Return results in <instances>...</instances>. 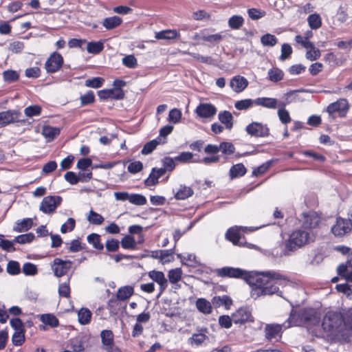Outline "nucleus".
Instances as JSON below:
<instances>
[{"mask_svg": "<svg viewBox=\"0 0 352 352\" xmlns=\"http://www.w3.org/2000/svg\"><path fill=\"white\" fill-rule=\"evenodd\" d=\"M166 173L165 168H153L149 176L145 179L144 184L147 186H155L158 183V179Z\"/></svg>", "mask_w": 352, "mask_h": 352, "instance_id": "nucleus-22", "label": "nucleus"}, {"mask_svg": "<svg viewBox=\"0 0 352 352\" xmlns=\"http://www.w3.org/2000/svg\"><path fill=\"white\" fill-rule=\"evenodd\" d=\"M248 14L251 19L258 20L265 15V12L256 8H250L248 10Z\"/></svg>", "mask_w": 352, "mask_h": 352, "instance_id": "nucleus-64", "label": "nucleus"}, {"mask_svg": "<svg viewBox=\"0 0 352 352\" xmlns=\"http://www.w3.org/2000/svg\"><path fill=\"white\" fill-rule=\"evenodd\" d=\"M98 97L100 100L107 99L121 100L124 97V93L122 89H102L98 91Z\"/></svg>", "mask_w": 352, "mask_h": 352, "instance_id": "nucleus-18", "label": "nucleus"}, {"mask_svg": "<svg viewBox=\"0 0 352 352\" xmlns=\"http://www.w3.org/2000/svg\"><path fill=\"white\" fill-rule=\"evenodd\" d=\"M104 45L102 41H91L87 45V50L90 54H96L102 51Z\"/></svg>", "mask_w": 352, "mask_h": 352, "instance_id": "nucleus-43", "label": "nucleus"}, {"mask_svg": "<svg viewBox=\"0 0 352 352\" xmlns=\"http://www.w3.org/2000/svg\"><path fill=\"white\" fill-rule=\"evenodd\" d=\"M246 173V168L245 166L239 163L233 165L229 171L230 177L231 179L237 178L243 176Z\"/></svg>", "mask_w": 352, "mask_h": 352, "instance_id": "nucleus-32", "label": "nucleus"}, {"mask_svg": "<svg viewBox=\"0 0 352 352\" xmlns=\"http://www.w3.org/2000/svg\"><path fill=\"white\" fill-rule=\"evenodd\" d=\"M180 37V34L176 30H165L156 32L155 38L157 39L172 40Z\"/></svg>", "mask_w": 352, "mask_h": 352, "instance_id": "nucleus-25", "label": "nucleus"}, {"mask_svg": "<svg viewBox=\"0 0 352 352\" xmlns=\"http://www.w3.org/2000/svg\"><path fill=\"white\" fill-rule=\"evenodd\" d=\"M208 329L206 328H201L197 329V333H194L190 338H188V342L191 346H200L208 337L206 335Z\"/></svg>", "mask_w": 352, "mask_h": 352, "instance_id": "nucleus-19", "label": "nucleus"}, {"mask_svg": "<svg viewBox=\"0 0 352 352\" xmlns=\"http://www.w3.org/2000/svg\"><path fill=\"white\" fill-rule=\"evenodd\" d=\"M104 82V79L101 77H94L85 80V85L87 87L99 88L101 87Z\"/></svg>", "mask_w": 352, "mask_h": 352, "instance_id": "nucleus-49", "label": "nucleus"}, {"mask_svg": "<svg viewBox=\"0 0 352 352\" xmlns=\"http://www.w3.org/2000/svg\"><path fill=\"white\" fill-rule=\"evenodd\" d=\"M134 292L133 287L132 286L126 285L121 287L117 292L116 297L120 300H125L129 298Z\"/></svg>", "mask_w": 352, "mask_h": 352, "instance_id": "nucleus-30", "label": "nucleus"}, {"mask_svg": "<svg viewBox=\"0 0 352 352\" xmlns=\"http://www.w3.org/2000/svg\"><path fill=\"white\" fill-rule=\"evenodd\" d=\"M174 249L160 250V261L164 264L173 261Z\"/></svg>", "mask_w": 352, "mask_h": 352, "instance_id": "nucleus-56", "label": "nucleus"}, {"mask_svg": "<svg viewBox=\"0 0 352 352\" xmlns=\"http://www.w3.org/2000/svg\"><path fill=\"white\" fill-rule=\"evenodd\" d=\"M41 111L42 108L38 104L28 106L24 109V113L28 118L38 116Z\"/></svg>", "mask_w": 352, "mask_h": 352, "instance_id": "nucleus-46", "label": "nucleus"}, {"mask_svg": "<svg viewBox=\"0 0 352 352\" xmlns=\"http://www.w3.org/2000/svg\"><path fill=\"white\" fill-rule=\"evenodd\" d=\"M254 104L267 109H274L278 107V100L273 98L261 97L256 98Z\"/></svg>", "mask_w": 352, "mask_h": 352, "instance_id": "nucleus-23", "label": "nucleus"}, {"mask_svg": "<svg viewBox=\"0 0 352 352\" xmlns=\"http://www.w3.org/2000/svg\"><path fill=\"white\" fill-rule=\"evenodd\" d=\"M39 320L45 325L52 328L59 325L58 319L52 314H43L38 316Z\"/></svg>", "mask_w": 352, "mask_h": 352, "instance_id": "nucleus-26", "label": "nucleus"}, {"mask_svg": "<svg viewBox=\"0 0 352 352\" xmlns=\"http://www.w3.org/2000/svg\"><path fill=\"white\" fill-rule=\"evenodd\" d=\"M92 314L87 308H81L78 311V320L80 324L85 325L90 322Z\"/></svg>", "mask_w": 352, "mask_h": 352, "instance_id": "nucleus-34", "label": "nucleus"}, {"mask_svg": "<svg viewBox=\"0 0 352 352\" xmlns=\"http://www.w3.org/2000/svg\"><path fill=\"white\" fill-rule=\"evenodd\" d=\"M63 64V56L57 52H53L47 59L45 68L47 73H55L60 69Z\"/></svg>", "mask_w": 352, "mask_h": 352, "instance_id": "nucleus-12", "label": "nucleus"}, {"mask_svg": "<svg viewBox=\"0 0 352 352\" xmlns=\"http://www.w3.org/2000/svg\"><path fill=\"white\" fill-rule=\"evenodd\" d=\"M34 239V234L32 232H29L16 236L14 239V241L20 244H25L32 242Z\"/></svg>", "mask_w": 352, "mask_h": 352, "instance_id": "nucleus-53", "label": "nucleus"}, {"mask_svg": "<svg viewBox=\"0 0 352 352\" xmlns=\"http://www.w3.org/2000/svg\"><path fill=\"white\" fill-rule=\"evenodd\" d=\"M307 22L312 30H317L322 25L321 18L316 13L310 14L307 18Z\"/></svg>", "mask_w": 352, "mask_h": 352, "instance_id": "nucleus-44", "label": "nucleus"}, {"mask_svg": "<svg viewBox=\"0 0 352 352\" xmlns=\"http://www.w3.org/2000/svg\"><path fill=\"white\" fill-rule=\"evenodd\" d=\"M160 144H162L160 142V138H157L156 139L148 142L144 145L141 151L142 154L148 155L151 153L155 150L156 146Z\"/></svg>", "mask_w": 352, "mask_h": 352, "instance_id": "nucleus-37", "label": "nucleus"}, {"mask_svg": "<svg viewBox=\"0 0 352 352\" xmlns=\"http://www.w3.org/2000/svg\"><path fill=\"white\" fill-rule=\"evenodd\" d=\"M194 193L193 190L185 185H180L179 189L175 194V198L177 200H184L191 197Z\"/></svg>", "mask_w": 352, "mask_h": 352, "instance_id": "nucleus-27", "label": "nucleus"}, {"mask_svg": "<svg viewBox=\"0 0 352 352\" xmlns=\"http://www.w3.org/2000/svg\"><path fill=\"white\" fill-rule=\"evenodd\" d=\"M60 133V129L57 127L45 126L42 130V134L46 138L54 140Z\"/></svg>", "mask_w": 352, "mask_h": 352, "instance_id": "nucleus-38", "label": "nucleus"}, {"mask_svg": "<svg viewBox=\"0 0 352 352\" xmlns=\"http://www.w3.org/2000/svg\"><path fill=\"white\" fill-rule=\"evenodd\" d=\"M220 122L224 124L226 129L230 130L233 126V116L228 111H220L218 114Z\"/></svg>", "mask_w": 352, "mask_h": 352, "instance_id": "nucleus-24", "label": "nucleus"}, {"mask_svg": "<svg viewBox=\"0 0 352 352\" xmlns=\"http://www.w3.org/2000/svg\"><path fill=\"white\" fill-rule=\"evenodd\" d=\"M129 201L136 206H143L146 204V199L140 194H130Z\"/></svg>", "mask_w": 352, "mask_h": 352, "instance_id": "nucleus-52", "label": "nucleus"}, {"mask_svg": "<svg viewBox=\"0 0 352 352\" xmlns=\"http://www.w3.org/2000/svg\"><path fill=\"white\" fill-rule=\"evenodd\" d=\"M175 157H165L162 160L163 165L162 168H165V171H172L175 168Z\"/></svg>", "mask_w": 352, "mask_h": 352, "instance_id": "nucleus-60", "label": "nucleus"}, {"mask_svg": "<svg viewBox=\"0 0 352 352\" xmlns=\"http://www.w3.org/2000/svg\"><path fill=\"white\" fill-rule=\"evenodd\" d=\"M285 329L289 328L293 326H302V322L299 318V313L292 311L290 316L287 321L283 324Z\"/></svg>", "mask_w": 352, "mask_h": 352, "instance_id": "nucleus-35", "label": "nucleus"}, {"mask_svg": "<svg viewBox=\"0 0 352 352\" xmlns=\"http://www.w3.org/2000/svg\"><path fill=\"white\" fill-rule=\"evenodd\" d=\"M220 151L226 155H230L235 152L234 144L229 142H222L219 144Z\"/></svg>", "mask_w": 352, "mask_h": 352, "instance_id": "nucleus-48", "label": "nucleus"}, {"mask_svg": "<svg viewBox=\"0 0 352 352\" xmlns=\"http://www.w3.org/2000/svg\"><path fill=\"white\" fill-rule=\"evenodd\" d=\"M122 20L120 17L117 16H113L110 17H107L103 20L102 25L107 29V30H112L118 26H119Z\"/></svg>", "mask_w": 352, "mask_h": 352, "instance_id": "nucleus-31", "label": "nucleus"}, {"mask_svg": "<svg viewBox=\"0 0 352 352\" xmlns=\"http://www.w3.org/2000/svg\"><path fill=\"white\" fill-rule=\"evenodd\" d=\"M248 85V80L241 76H234L230 81V87L236 93L243 91Z\"/></svg>", "mask_w": 352, "mask_h": 352, "instance_id": "nucleus-21", "label": "nucleus"}, {"mask_svg": "<svg viewBox=\"0 0 352 352\" xmlns=\"http://www.w3.org/2000/svg\"><path fill=\"white\" fill-rule=\"evenodd\" d=\"M289 282V279L287 276L276 271H265L259 273V275L254 274L253 283H249L252 287L251 297L256 299L274 294L282 296L279 287H283Z\"/></svg>", "mask_w": 352, "mask_h": 352, "instance_id": "nucleus-1", "label": "nucleus"}, {"mask_svg": "<svg viewBox=\"0 0 352 352\" xmlns=\"http://www.w3.org/2000/svg\"><path fill=\"white\" fill-rule=\"evenodd\" d=\"M352 230V222L350 219L338 217L331 230L336 237H342L349 233Z\"/></svg>", "mask_w": 352, "mask_h": 352, "instance_id": "nucleus-6", "label": "nucleus"}, {"mask_svg": "<svg viewBox=\"0 0 352 352\" xmlns=\"http://www.w3.org/2000/svg\"><path fill=\"white\" fill-rule=\"evenodd\" d=\"M197 309L204 314H209L212 312L210 302L205 298H198L196 301Z\"/></svg>", "mask_w": 352, "mask_h": 352, "instance_id": "nucleus-33", "label": "nucleus"}, {"mask_svg": "<svg viewBox=\"0 0 352 352\" xmlns=\"http://www.w3.org/2000/svg\"><path fill=\"white\" fill-rule=\"evenodd\" d=\"M7 272L10 275H17L21 272L20 265L19 262L10 261L7 264Z\"/></svg>", "mask_w": 352, "mask_h": 352, "instance_id": "nucleus-54", "label": "nucleus"}, {"mask_svg": "<svg viewBox=\"0 0 352 352\" xmlns=\"http://www.w3.org/2000/svg\"><path fill=\"white\" fill-rule=\"evenodd\" d=\"M262 226H261V228ZM260 227H243L234 226L229 228L226 233V239L232 242L233 245L238 246H243L245 242L241 241V232H246L247 231L253 232L259 229Z\"/></svg>", "mask_w": 352, "mask_h": 352, "instance_id": "nucleus-5", "label": "nucleus"}, {"mask_svg": "<svg viewBox=\"0 0 352 352\" xmlns=\"http://www.w3.org/2000/svg\"><path fill=\"white\" fill-rule=\"evenodd\" d=\"M268 78L270 81L277 82L283 78V72L278 67H272L268 70Z\"/></svg>", "mask_w": 352, "mask_h": 352, "instance_id": "nucleus-36", "label": "nucleus"}, {"mask_svg": "<svg viewBox=\"0 0 352 352\" xmlns=\"http://www.w3.org/2000/svg\"><path fill=\"white\" fill-rule=\"evenodd\" d=\"M61 202L62 197L60 196L45 197L40 204L39 210L44 214H52L60 205Z\"/></svg>", "mask_w": 352, "mask_h": 352, "instance_id": "nucleus-8", "label": "nucleus"}, {"mask_svg": "<svg viewBox=\"0 0 352 352\" xmlns=\"http://www.w3.org/2000/svg\"><path fill=\"white\" fill-rule=\"evenodd\" d=\"M87 239L88 243L92 245L95 249L102 250L104 248V245L100 243L99 234L96 233L90 234L87 236Z\"/></svg>", "mask_w": 352, "mask_h": 352, "instance_id": "nucleus-40", "label": "nucleus"}, {"mask_svg": "<svg viewBox=\"0 0 352 352\" xmlns=\"http://www.w3.org/2000/svg\"><path fill=\"white\" fill-rule=\"evenodd\" d=\"M120 242L115 239H108L105 243V248L109 252H115L119 249Z\"/></svg>", "mask_w": 352, "mask_h": 352, "instance_id": "nucleus-62", "label": "nucleus"}, {"mask_svg": "<svg viewBox=\"0 0 352 352\" xmlns=\"http://www.w3.org/2000/svg\"><path fill=\"white\" fill-rule=\"evenodd\" d=\"M232 320L234 324H243L251 321L252 314L248 307H241L232 315Z\"/></svg>", "mask_w": 352, "mask_h": 352, "instance_id": "nucleus-17", "label": "nucleus"}, {"mask_svg": "<svg viewBox=\"0 0 352 352\" xmlns=\"http://www.w3.org/2000/svg\"><path fill=\"white\" fill-rule=\"evenodd\" d=\"M342 324L345 329H352V325L349 324L345 320L343 314L339 311H327L322 321V327L325 332L338 333L342 331Z\"/></svg>", "mask_w": 352, "mask_h": 352, "instance_id": "nucleus-2", "label": "nucleus"}, {"mask_svg": "<svg viewBox=\"0 0 352 352\" xmlns=\"http://www.w3.org/2000/svg\"><path fill=\"white\" fill-rule=\"evenodd\" d=\"M182 118V112L178 109H173L169 111L168 113V121L173 124H177L179 122Z\"/></svg>", "mask_w": 352, "mask_h": 352, "instance_id": "nucleus-58", "label": "nucleus"}, {"mask_svg": "<svg viewBox=\"0 0 352 352\" xmlns=\"http://www.w3.org/2000/svg\"><path fill=\"white\" fill-rule=\"evenodd\" d=\"M261 43L264 47H274L278 43V39L274 35L267 33L261 37Z\"/></svg>", "mask_w": 352, "mask_h": 352, "instance_id": "nucleus-42", "label": "nucleus"}, {"mask_svg": "<svg viewBox=\"0 0 352 352\" xmlns=\"http://www.w3.org/2000/svg\"><path fill=\"white\" fill-rule=\"evenodd\" d=\"M22 272L25 276H34L37 274L38 269L36 265L30 262H27L23 265Z\"/></svg>", "mask_w": 352, "mask_h": 352, "instance_id": "nucleus-50", "label": "nucleus"}, {"mask_svg": "<svg viewBox=\"0 0 352 352\" xmlns=\"http://www.w3.org/2000/svg\"><path fill=\"white\" fill-rule=\"evenodd\" d=\"M182 270L179 267L172 269L168 272V280L172 284H175L179 282L182 278Z\"/></svg>", "mask_w": 352, "mask_h": 352, "instance_id": "nucleus-45", "label": "nucleus"}, {"mask_svg": "<svg viewBox=\"0 0 352 352\" xmlns=\"http://www.w3.org/2000/svg\"><path fill=\"white\" fill-rule=\"evenodd\" d=\"M76 226V221L73 218H69L67 221L60 227V232L63 234L72 231Z\"/></svg>", "mask_w": 352, "mask_h": 352, "instance_id": "nucleus-63", "label": "nucleus"}, {"mask_svg": "<svg viewBox=\"0 0 352 352\" xmlns=\"http://www.w3.org/2000/svg\"><path fill=\"white\" fill-rule=\"evenodd\" d=\"M217 111L215 106L210 103H200L195 110L197 116L201 119H211Z\"/></svg>", "mask_w": 352, "mask_h": 352, "instance_id": "nucleus-14", "label": "nucleus"}, {"mask_svg": "<svg viewBox=\"0 0 352 352\" xmlns=\"http://www.w3.org/2000/svg\"><path fill=\"white\" fill-rule=\"evenodd\" d=\"M12 342L14 346H21L25 342V331H15L12 336Z\"/></svg>", "mask_w": 352, "mask_h": 352, "instance_id": "nucleus-57", "label": "nucleus"}, {"mask_svg": "<svg viewBox=\"0 0 352 352\" xmlns=\"http://www.w3.org/2000/svg\"><path fill=\"white\" fill-rule=\"evenodd\" d=\"M122 64L128 68H135L138 65L136 58L133 55L125 56L122 59Z\"/></svg>", "mask_w": 352, "mask_h": 352, "instance_id": "nucleus-61", "label": "nucleus"}, {"mask_svg": "<svg viewBox=\"0 0 352 352\" xmlns=\"http://www.w3.org/2000/svg\"><path fill=\"white\" fill-rule=\"evenodd\" d=\"M33 225V221L31 218H25L22 221H18L16 226L13 228V230L17 232H23L30 230Z\"/></svg>", "mask_w": 352, "mask_h": 352, "instance_id": "nucleus-29", "label": "nucleus"}, {"mask_svg": "<svg viewBox=\"0 0 352 352\" xmlns=\"http://www.w3.org/2000/svg\"><path fill=\"white\" fill-rule=\"evenodd\" d=\"M228 25L232 30H239L244 23L243 18L240 15H233L228 19Z\"/></svg>", "mask_w": 352, "mask_h": 352, "instance_id": "nucleus-39", "label": "nucleus"}, {"mask_svg": "<svg viewBox=\"0 0 352 352\" xmlns=\"http://www.w3.org/2000/svg\"><path fill=\"white\" fill-rule=\"evenodd\" d=\"M254 104V100L244 99L238 100L234 103V107L239 111L246 110Z\"/></svg>", "mask_w": 352, "mask_h": 352, "instance_id": "nucleus-51", "label": "nucleus"}, {"mask_svg": "<svg viewBox=\"0 0 352 352\" xmlns=\"http://www.w3.org/2000/svg\"><path fill=\"white\" fill-rule=\"evenodd\" d=\"M72 265V261L69 260H63L59 258H56L53 261L52 265V270L54 274L57 277H61L68 272Z\"/></svg>", "mask_w": 352, "mask_h": 352, "instance_id": "nucleus-11", "label": "nucleus"}, {"mask_svg": "<svg viewBox=\"0 0 352 352\" xmlns=\"http://www.w3.org/2000/svg\"><path fill=\"white\" fill-rule=\"evenodd\" d=\"M309 239V233L303 230H296L292 232L286 241V248L289 251L296 250L305 245Z\"/></svg>", "mask_w": 352, "mask_h": 352, "instance_id": "nucleus-4", "label": "nucleus"}, {"mask_svg": "<svg viewBox=\"0 0 352 352\" xmlns=\"http://www.w3.org/2000/svg\"><path fill=\"white\" fill-rule=\"evenodd\" d=\"M302 325L315 326L320 323V314L313 309H304L299 312Z\"/></svg>", "mask_w": 352, "mask_h": 352, "instance_id": "nucleus-9", "label": "nucleus"}, {"mask_svg": "<svg viewBox=\"0 0 352 352\" xmlns=\"http://www.w3.org/2000/svg\"><path fill=\"white\" fill-rule=\"evenodd\" d=\"M215 273L219 277H228L243 279L248 284L253 283L254 274L241 268L232 267H223L215 270Z\"/></svg>", "mask_w": 352, "mask_h": 352, "instance_id": "nucleus-3", "label": "nucleus"}, {"mask_svg": "<svg viewBox=\"0 0 352 352\" xmlns=\"http://www.w3.org/2000/svg\"><path fill=\"white\" fill-rule=\"evenodd\" d=\"M100 336L103 349L114 343V335L111 330L104 329Z\"/></svg>", "mask_w": 352, "mask_h": 352, "instance_id": "nucleus-28", "label": "nucleus"}, {"mask_svg": "<svg viewBox=\"0 0 352 352\" xmlns=\"http://www.w3.org/2000/svg\"><path fill=\"white\" fill-rule=\"evenodd\" d=\"M222 38L221 34H208L205 30L202 31V40L210 43H219Z\"/></svg>", "mask_w": 352, "mask_h": 352, "instance_id": "nucleus-47", "label": "nucleus"}, {"mask_svg": "<svg viewBox=\"0 0 352 352\" xmlns=\"http://www.w3.org/2000/svg\"><path fill=\"white\" fill-rule=\"evenodd\" d=\"M246 132L254 137L264 138L269 135V128L261 122H253L245 128Z\"/></svg>", "mask_w": 352, "mask_h": 352, "instance_id": "nucleus-13", "label": "nucleus"}, {"mask_svg": "<svg viewBox=\"0 0 352 352\" xmlns=\"http://www.w3.org/2000/svg\"><path fill=\"white\" fill-rule=\"evenodd\" d=\"M21 112L16 110H8L0 112V126H5L11 123H24L25 120L20 119Z\"/></svg>", "mask_w": 352, "mask_h": 352, "instance_id": "nucleus-10", "label": "nucleus"}, {"mask_svg": "<svg viewBox=\"0 0 352 352\" xmlns=\"http://www.w3.org/2000/svg\"><path fill=\"white\" fill-rule=\"evenodd\" d=\"M148 276L159 285L160 293L158 296H160L168 287V280L164 274L161 271L151 270L148 272Z\"/></svg>", "mask_w": 352, "mask_h": 352, "instance_id": "nucleus-16", "label": "nucleus"}, {"mask_svg": "<svg viewBox=\"0 0 352 352\" xmlns=\"http://www.w3.org/2000/svg\"><path fill=\"white\" fill-rule=\"evenodd\" d=\"M320 221V218L314 212L303 214L302 226L305 228H314L318 226Z\"/></svg>", "mask_w": 352, "mask_h": 352, "instance_id": "nucleus-20", "label": "nucleus"}, {"mask_svg": "<svg viewBox=\"0 0 352 352\" xmlns=\"http://www.w3.org/2000/svg\"><path fill=\"white\" fill-rule=\"evenodd\" d=\"M122 248L126 250H134L136 248V241L133 236L126 235L120 241Z\"/></svg>", "mask_w": 352, "mask_h": 352, "instance_id": "nucleus-41", "label": "nucleus"}, {"mask_svg": "<svg viewBox=\"0 0 352 352\" xmlns=\"http://www.w3.org/2000/svg\"><path fill=\"white\" fill-rule=\"evenodd\" d=\"M281 54L280 56V60L284 61L286 59L289 58L292 54V48L291 45L288 43H284L281 46Z\"/></svg>", "mask_w": 352, "mask_h": 352, "instance_id": "nucleus-59", "label": "nucleus"}, {"mask_svg": "<svg viewBox=\"0 0 352 352\" xmlns=\"http://www.w3.org/2000/svg\"><path fill=\"white\" fill-rule=\"evenodd\" d=\"M283 327H284L283 325L279 324H265L264 329L265 339L272 341L273 340H277L280 338Z\"/></svg>", "mask_w": 352, "mask_h": 352, "instance_id": "nucleus-15", "label": "nucleus"}, {"mask_svg": "<svg viewBox=\"0 0 352 352\" xmlns=\"http://www.w3.org/2000/svg\"><path fill=\"white\" fill-rule=\"evenodd\" d=\"M87 220L92 224L100 225L104 221V217L94 210H91L89 216L87 217Z\"/></svg>", "mask_w": 352, "mask_h": 352, "instance_id": "nucleus-55", "label": "nucleus"}, {"mask_svg": "<svg viewBox=\"0 0 352 352\" xmlns=\"http://www.w3.org/2000/svg\"><path fill=\"white\" fill-rule=\"evenodd\" d=\"M349 109L348 100L345 98H340L336 102L330 103L326 108V111L329 116L338 113L341 118L344 117Z\"/></svg>", "mask_w": 352, "mask_h": 352, "instance_id": "nucleus-7", "label": "nucleus"}]
</instances>
